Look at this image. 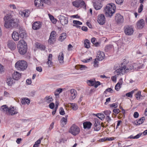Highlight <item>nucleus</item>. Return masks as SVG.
<instances>
[{
	"mask_svg": "<svg viewBox=\"0 0 147 147\" xmlns=\"http://www.w3.org/2000/svg\"><path fill=\"white\" fill-rule=\"evenodd\" d=\"M19 14L20 16L23 17L27 18L29 15L30 13L28 10H25L23 11H20Z\"/></svg>",
	"mask_w": 147,
	"mask_h": 147,
	"instance_id": "18",
	"label": "nucleus"
},
{
	"mask_svg": "<svg viewBox=\"0 0 147 147\" xmlns=\"http://www.w3.org/2000/svg\"><path fill=\"white\" fill-rule=\"evenodd\" d=\"M52 55L50 54L49 55L48 59L47 61V64L49 67H51L53 66V63L52 61Z\"/></svg>",
	"mask_w": 147,
	"mask_h": 147,
	"instance_id": "20",
	"label": "nucleus"
},
{
	"mask_svg": "<svg viewBox=\"0 0 147 147\" xmlns=\"http://www.w3.org/2000/svg\"><path fill=\"white\" fill-rule=\"evenodd\" d=\"M134 116L135 118H137L139 116V114L137 112H135L134 114Z\"/></svg>",
	"mask_w": 147,
	"mask_h": 147,
	"instance_id": "57",
	"label": "nucleus"
},
{
	"mask_svg": "<svg viewBox=\"0 0 147 147\" xmlns=\"http://www.w3.org/2000/svg\"><path fill=\"white\" fill-rule=\"evenodd\" d=\"M18 48L19 53L22 55L25 54L27 51V44L23 39L20 40L18 44Z\"/></svg>",
	"mask_w": 147,
	"mask_h": 147,
	"instance_id": "3",
	"label": "nucleus"
},
{
	"mask_svg": "<svg viewBox=\"0 0 147 147\" xmlns=\"http://www.w3.org/2000/svg\"><path fill=\"white\" fill-rule=\"evenodd\" d=\"M55 38L49 37L48 41V43L50 44H53L55 41Z\"/></svg>",
	"mask_w": 147,
	"mask_h": 147,
	"instance_id": "42",
	"label": "nucleus"
},
{
	"mask_svg": "<svg viewBox=\"0 0 147 147\" xmlns=\"http://www.w3.org/2000/svg\"><path fill=\"white\" fill-rule=\"evenodd\" d=\"M69 100H74L77 95V92L76 90L74 89H71L69 90Z\"/></svg>",
	"mask_w": 147,
	"mask_h": 147,
	"instance_id": "9",
	"label": "nucleus"
},
{
	"mask_svg": "<svg viewBox=\"0 0 147 147\" xmlns=\"http://www.w3.org/2000/svg\"><path fill=\"white\" fill-rule=\"evenodd\" d=\"M22 140V139L21 138H18L16 141V142L18 144H19Z\"/></svg>",
	"mask_w": 147,
	"mask_h": 147,
	"instance_id": "63",
	"label": "nucleus"
},
{
	"mask_svg": "<svg viewBox=\"0 0 147 147\" xmlns=\"http://www.w3.org/2000/svg\"><path fill=\"white\" fill-rule=\"evenodd\" d=\"M12 76L13 79L18 80L20 78L21 75L19 73L16 72L13 73Z\"/></svg>",
	"mask_w": 147,
	"mask_h": 147,
	"instance_id": "24",
	"label": "nucleus"
},
{
	"mask_svg": "<svg viewBox=\"0 0 147 147\" xmlns=\"http://www.w3.org/2000/svg\"><path fill=\"white\" fill-rule=\"evenodd\" d=\"M21 103L23 105L29 104L30 102V100L28 98H22L21 101Z\"/></svg>",
	"mask_w": 147,
	"mask_h": 147,
	"instance_id": "33",
	"label": "nucleus"
},
{
	"mask_svg": "<svg viewBox=\"0 0 147 147\" xmlns=\"http://www.w3.org/2000/svg\"><path fill=\"white\" fill-rule=\"evenodd\" d=\"M112 140V138H102V139H101V141L102 142H103V141H106V140Z\"/></svg>",
	"mask_w": 147,
	"mask_h": 147,
	"instance_id": "50",
	"label": "nucleus"
},
{
	"mask_svg": "<svg viewBox=\"0 0 147 147\" xmlns=\"http://www.w3.org/2000/svg\"><path fill=\"white\" fill-rule=\"evenodd\" d=\"M8 47L11 50H14L16 48V45L12 40H9L7 42Z\"/></svg>",
	"mask_w": 147,
	"mask_h": 147,
	"instance_id": "14",
	"label": "nucleus"
},
{
	"mask_svg": "<svg viewBox=\"0 0 147 147\" xmlns=\"http://www.w3.org/2000/svg\"><path fill=\"white\" fill-rule=\"evenodd\" d=\"M58 60L60 63H63L64 62V55L62 52H61L59 54L58 57Z\"/></svg>",
	"mask_w": 147,
	"mask_h": 147,
	"instance_id": "30",
	"label": "nucleus"
},
{
	"mask_svg": "<svg viewBox=\"0 0 147 147\" xmlns=\"http://www.w3.org/2000/svg\"><path fill=\"white\" fill-rule=\"evenodd\" d=\"M9 109L6 105H4L1 106V110L3 113H8Z\"/></svg>",
	"mask_w": 147,
	"mask_h": 147,
	"instance_id": "27",
	"label": "nucleus"
},
{
	"mask_svg": "<svg viewBox=\"0 0 147 147\" xmlns=\"http://www.w3.org/2000/svg\"><path fill=\"white\" fill-rule=\"evenodd\" d=\"M20 33L19 36L20 37L22 38H23L26 37V34L25 31L22 29H20L19 32Z\"/></svg>",
	"mask_w": 147,
	"mask_h": 147,
	"instance_id": "25",
	"label": "nucleus"
},
{
	"mask_svg": "<svg viewBox=\"0 0 147 147\" xmlns=\"http://www.w3.org/2000/svg\"><path fill=\"white\" fill-rule=\"evenodd\" d=\"M94 130L96 131H98L100 129L101 126L100 122L97 118H95L94 120Z\"/></svg>",
	"mask_w": 147,
	"mask_h": 147,
	"instance_id": "11",
	"label": "nucleus"
},
{
	"mask_svg": "<svg viewBox=\"0 0 147 147\" xmlns=\"http://www.w3.org/2000/svg\"><path fill=\"white\" fill-rule=\"evenodd\" d=\"M36 70L38 71L41 72L42 71V68L41 67H36Z\"/></svg>",
	"mask_w": 147,
	"mask_h": 147,
	"instance_id": "58",
	"label": "nucleus"
},
{
	"mask_svg": "<svg viewBox=\"0 0 147 147\" xmlns=\"http://www.w3.org/2000/svg\"><path fill=\"white\" fill-rule=\"evenodd\" d=\"M8 113L9 115H13L17 114L18 112L15 107L11 106L9 109Z\"/></svg>",
	"mask_w": 147,
	"mask_h": 147,
	"instance_id": "13",
	"label": "nucleus"
},
{
	"mask_svg": "<svg viewBox=\"0 0 147 147\" xmlns=\"http://www.w3.org/2000/svg\"><path fill=\"white\" fill-rule=\"evenodd\" d=\"M105 114L106 115H108L110 114L111 112L109 111H106L104 112Z\"/></svg>",
	"mask_w": 147,
	"mask_h": 147,
	"instance_id": "59",
	"label": "nucleus"
},
{
	"mask_svg": "<svg viewBox=\"0 0 147 147\" xmlns=\"http://www.w3.org/2000/svg\"><path fill=\"white\" fill-rule=\"evenodd\" d=\"M116 9L115 4L112 3L108 4L105 9V14L107 16L111 17L115 13Z\"/></svg>",
	"mask_w": 147,
	"mask_h": 147,
	"instance_id": "2",
	"label": "nucleus"
},
{
	"mask_svg": "<svg viewBox=\"0 0 147 147\" xmlns=\"http://www.w3.org/2000/svg\"><path fill=\"white\" fill-rule=\"evenodd\" d=\"M66 37V34L65 33H63L60 36L59 38V40L62 42Z\"/></svg>",
	"mask_w": 147,
	"mask_h": 147,
	"instance_id": "39",
	"label": "nucleus"
},
{
	"mask_svg": "<svg viewBox=\"0 0 147 147\" xmlns=\"http://www.w3.org/2000/svg\"><path fill=\"white\" fill-rule=\"evenodd\" d=\"M67 119L64 117H62L61 120V124L62 126L63 127L67 123Z\"/></svg>",
	"mask_w": 147,
	"mask_h": 147,
	"instance_id": "34",
	"label": "nucleus"
},
{
	"mask_svg": "<svg viewBox=\"0 0 147 147\" xmlns=\"http://www.w3.org/2000/svg\"><path fill=\"white\" fill-rule=\"evenodd\" d=\"M96 116L100 119L102 120L104 119L105 117V116L102 113H98L96 115Z\"/></svg>",
	"mask_w": 147,
	"mask_h": 147,
	"instance_id": "41",
	"label": "nucleus"
},
{
	"mask_svg": "<svg viewBox=\"0 0 147 147\" xmlns=\"http://www.w3.org/2000/svg\"><path fill=\"white\" fill-rule=\"evenodd\" d=\"M141 92L140 91H138L136 94V97L138 100H140L142 99L144 96H142L141 94Z\"/></svg>",
	"mask_w": 147,
	"mask_h": 147,
	"instance_id": "37",
	"label": "nucleus"
},
{
	"mask_svg": "<svg viewBox=\"0 0 147 147\" xmlns=\"http://www.w3.org/2000/svg\"><path fill=\"white\" fill-rule=\"evenodd\" d=\"M90 41L88 39H86L84 41V47L88 49L90 48Z\"/></svg>",
	"mask_w": 147,
	"mask_h": 147,
	"instance_id": "35",
	"label": "nucleus"
},
{
	"mask_svg": "<svg viewBox=\"0 0 147 147\" xmlns=\"http://www.w3.org/2000/svg\"><path fill=\"white\" fill-rule=\"evenodd\" d=\"M98 65V62L97 61L96 59H95V61L94 62V66L95 67H97Z\"/></svg>",
	"mask_w": 147,
	"mask_h": 147,
	"instance_id": "53",
	"label": "nucleus"
},
{
	"mask_svg": "<svg viewBox=\"0 0 147 147\" xmlns=\"http://www.w3.org/2000/svg\"><path fill=\"white\" fill-rule=\"evenodd\" d=\"M110 107H114L115 108L117 107V105L116 103H114L110 105Z\"/></svg>",
	"mask_w": 147,
	"mask_h": 147,
	"instance_id": "54",
	"label": "nucleus"
},
{
	"mask_svg": "<svg viewBox=\"0 0 147 147\" xmlns=\"http://www.w3.org/2000/svg\"><path fill=\"white\" fill-rule=\"evenodd\" d=\"M59 113L61 115H64L65 113V111L63 109L62 107H61L59 109Z\"/></svg>",
	"mask_w": 147,
	"mask_h": 147,
	"instance_id": "48",
	"label": "nucleus"
},
{
	"mask_svg": "<svg viewBox=\"0 0 147 147\" xmlns=\"http://www.w3.org/2000/svg\"><path fill=\"white\" fill-rule=\"evenodd\" d=\"M87 83L89 86H94L95 88H97L98 86L100 84V83L99 82H96L95 80H87Z\"/></svg>",
	"mask_w": 147,
	"mask_h": 147,
	"instance_id": "10",
	"label": "nucleus"
},
{
	"mask_svg": "<svg viewBox=\"0 0 147 147\" xmlns=\"http://www.w3.org/2000/svg\"><path fill=\"white\" fill-rule=\"evenodd\" d=\"M53 100L52 97L51 96H47L44 99V101L47 103H49Z\"/></svg>",
	"mask_w": 147,
	"mask_h": 147,
	"instance_id": "29",
	"label": "nucleus"
},
{
	"mask_svg": "<svg viewBox=\"0 0 147 147\" xmlns=\"http://www.w3.org/2000/svg\"><path fill=\"white\" fill-rule=\"evenodd\" d=\"M9 6L12 9H16V6L14 4L10 5H9Z\"/></svg>",
	"mask_w": 147,
	"mask_h": 147,
	"instance_id": "61",
	"label": "nucleus"
},
{
	"mask_svg": "<svg viewBox=\"0 0 147 147\" xmlns=\"http://www.w3.org/2000/svg\"><path fill=\"white\" fill-rule=\"evenodd\" d=\"M107 92H109L112 93L113 92V90L111 88H109L106 90L104 91V93L105 94H107Z\"/></svg>",
	"mask_w": 147,
	"mask_h": 147,
	"instance_id": "46",
	"label": "nucleus"
},
{
	"mask_svg": "<svg viewBox=\"0 0 147 147\" xmlns=\"http://www.w3.org/2000/svg\"><path fill=\"white\" fill-rule=\"evenodd\" d=\"M69 104L70 105L71 107L74 110L76 111L78 109V107L77 104L74 103H69Z\"/></svg>",
	"mask_w": 147,
	"mask_h": 147,
	"instance_id": "36",
	"label": "nucleus"
},
{
	"mask_svg": "<svg viewBox=\"0 0 147 147\" xmlns=\"http://www.w3.org/2000/svg\"><path fill=\"white\" fill-rule=\"evenodd\" d=\"M56 32L55 31H52L51 33L50 37L55 38Z\"/></svg>",
	"mask_w": 147,
	"mask_h": 147,
	"instance_id": "43",
	"label": "nucleus"
},
{
	"mask_svg": "<svg viewBox=\"0 0 147 147\" xmlns=\"http://www.w3.org/2000/svg\"><path fill=\"white\" fill-rule=\"evenodd\" d=\"M73 23L74 24L77 25H80L82 24V23L81 22L77 20H74L73 22Z\"/></svg>",
	"mask_w": 147,
	"mask_h": 147,
	"instance_id": "47",
	"label": "nucleus"
},
{
	"mask_svg": "<svg viewBox=\"0 0 147 147\" xmlns=\"http://www.w3.org/2000/svg\"><path fill=\"white\" fill-rule=\"evenodd\" d=\"M129 69L128 68H126V66L123 65L116 70L114 73L116 75L122 76L124 74L128 72Z\"/></svg>",
	"mask_w": 147,
	"mask_h": 147,
	"instance_id": "5",
	"label": "nucleus"
},
{
	"mask_svg": "<svg viewBox=\"0 0 147 147\" xmlns=\"http://www.w3.org/2000/svg\"><path fill=\"white\" fill-rule=\"evenodd\" d=\"M142 134V133H140L134 137L133 139H138L139 138Z\"/></svg>",
	"mask_w": 147,
	"mask_h": 147,
	"instance_id": "52",
	"label": "nucleus"
},
{
	"mask_svg": "<svg viewBox=\"0 0 147 147\" xmlns=\"http://www.w3.org/2000/svg\"><path fill=\"white\" fill-rule=\"evenodd\" d=\"M134 32L133 29L131 27L128 26L126 27L125 29V33L127 35H131Z\"/></svg>",
	"mask_w": 147,
	"mask_h": 147,
	"instance_id": "16",
	"label": "nucleus"
},
{
	"mask_svg": "<svg viewBox=\"0 0 147 147\" xmlns=\"http://www.w3.org/2000/svg\"><path fill=\"white\" fill-rule=\"evenodd\" d=\"M113 45H107L105 48V51L106 52H108L113 49Z\"/></svg>",
	"mask_w": 147,
	"mask_h": 147,
	"instance_id": "38",
	"label": "nucleus"
},
{
	"mask_svg": "<svg viewBox=\"0 0 147 147\" xmlns=\"http://www.w3.org/2000/svg\"><path fill=\"white\" fill-rule=\"evenodd\" d=\"M122 84V80L121 79L119 80L118 82L116 84L115 86V89L117 91H118L121 88V85Z\"/></svg>",
	"mask_w": 147,
	"mask_h": 147,
	"instance_id": "26",
	"label": "nucleus"
},
{
	"mask_svg": "<svg viewBox=\"0 0 147 147\" xmlns=\"http://www.w3.org/2000/svg\"><path fill=\"white\" fill-rule=\"evenodd\" d=\"M82 30L86 31L87 30L88 28L86 27L83 26L82 27Z\"/></svg>",
	"mask_w": 147,
	"mask_h": 147,
	"instance_id": "64",
	"label": "nucleus"
},
{
	"mask_svg": "<svg viewBox=\"0 0 147 147\" xmlns=\"http://www.w3.org/2000/svg\"><path fill=\"white\" fill-rule=\"evenodd\" d=\"M34 4L35 6L42 8L43 6V3L41 0H34Z\"/></svg>",
	"mask_w": 147,
	"mask_h": 147,
	"instance_id": "21",
	"label": "nucleus"
},
{
	"mask_svg": "<svg viewBox=\"0 0 147 147\" xmlns=\"http://www.w3.org/2000/svg\"><path fill=\"white\" fill-rule=\"evenodd\" d=\"M42 24L39 22H35L32 24V28L34 30L39 29L41 26Z\"/></svg>",
	"mask_w": 147,
	"mask_h": 147,
	"instance_id": "17",
	"label": "nucleus"
},
{
	"mask_svg": "<svg viewBox=\"0 0 147 147\" xmlns=\"http://www.w3.org/2000/svg\"><path fill=\"white\" fill-rule=\"evenodd\" d=\"M79 66L80 70H83L87 68V67L86 66L83 65H79Z\"/></svg>",
	"mask_w": 147,
	"mask_h": 147,
	"instance_id": "45",
	"label": "nucleus"
},
{
	"mask_svg": "<svg viewBox=\"0 0 147 147\" xmlns=\"http://www.w3.org/2000/svg\"><path fill=\"white\" fill-rule=\"evenodd\" d=\"M58 18L61 23L63 26L67 24L68 22V19L63 16L60 15L58 17Z\"/></svg>",
	"mask_w": 147,
	"mask_h": 147,
	"instance_id": "8",
	"label": "nucleus"
},
{
	"mask_svg": "<svg viewBox=\"0 0 147 147\" xmlns=\"http://www.w3.org/2000/svg\"><path fill=\"white\" fill-rule=\"evenodd\" d=\"M49 108L51 109H53L55 107V104L53 103H51L49 105Z\"/></svg>",
	"mask_w": 147,
	"mask_h": 147,
	"instance_id": "55",
	"label": "nucleus"
},
{
	"mask_svg": "<svg viewBox=\"0 0 147 147\" xmlns=\"http://www.w3.org/2000/svg\"><path fill=\"white\" fill-rule=\"evenodd\" d=\"M84 128V129H90L92 125V123L90 122H85L83 123Z\"/></svg>",
	"mask_w": 147,
	"mask_h": 147,
	"instance_id": "31",
	"label": "nucleus"
},
{
	"mask_svg": "<svg viewBox=\"0 0 147 147\" xmlns=\"http://www.w3.org/2000/svg\"><path fill=\"white\" fill-rule=\"evenodd\" d=\"M143 5L142 4H141L140 5V7L138 9V12L139 13H141L143 10Z\"/></svg>",
	"mask_w": 147,
	"mask_h": 147,
	"instance_id": "49",
	"label": "nucleus"
},
{
	"mask_svg": "<svg viewBox=\"0 0 147 147\" xmlns=\"http://www.w3.org/2000/svg\"><path fill=\"white\" fill-rule=\"evenodd\" d=\"M54 122H53L51 124L50 127L49 128L50 130H51L52 129L54 125Z\"/></svg>",
	"mask_w": 147,
	"mask_h": 147,
	"instance_id": "62",
	"label": "nucleus"
},
{
	"mask_svg": "<svg viewBox=\"0 0 147 147\" xmlns=\"http://www.w3.org/2000/svg\"><path fill=\"white\" fill-rule=\"evenodd\" d=\"M145 119L144 117H142L135 122V124L136 125H140L142 124Z\"/></svg>",
	"mask_w": 147,
	"mask_h": 147,
	"instance_id": "32",
	"label": "nucleus"
},
{
	"mask_svg": "<svg viewBox=\"0 0 147 147\" xmlns=\"http://www.w3.org/2000/svg\"><path fill=\"white\" fill-rule=\"evenodd\" d=\"M73 5L77 8L83 7L86 9V7L84 2L82 0H76L72 3Z\"/></svg>",
	"mask_w": 147,
	"mask_h": 147,
	"instance_id": "7",
	"label": "nucleus"
},
{
	"mask_svg": "<svg viewBox=\"0 0 147 147\" xmlns=\"http://www.w3.org/2000/svg\"><path fill=\"white\" fill-rule=\"evenodd\" d=\"M105 57V55L103 52L99 51L97 53L96 59L98 61H102L103 60Z\"/></svg>",
	"mask_w": 147,
	"mask_h": 147,
	"instance_id": "15",
	"label": "nucleus"
},
{
	"mask_svg": "<svg viewBox=\"0 0 147 147\" xmlns=\"http://www.w3.org/2000/svg\"><path fill=\"white\" fill-rule=\"evenodd\" d=\"M144 21L143 19L139 20L136 24L137 28L139 29H142L144 25Z\"/></svg>",
	"mask_w": 147,
	"mask_h": 147,
	"instance_id": "19",
	"label": "nucleus"
},
{
	"mask_svg": "<svg viewBox=\"0 0 147 147\" xmlns=\"http://www.w3.org/2000/svg\"><path fill=\"white\" fill-rule=\"evenodd\" d=\"M97 22L101 25H103L105 24V18L103 14H100L98 15Z\"/></svg>",
	"mask_w": 147,
	"mask_h": 147,
	"instance_id": "12",
	"label": "nucleus"
},
{
	"mask_svg": "<svg viewBox=\"0 0 147 147\" xmlns=\"http://www.w3.org/2000/svg\"><path fill=\"white\" fill-rule=\"evenodd\" d=\"M80 131L79 128L75 124H73L71 126L69 131V132L74 136L78 135Z\"/></svg>",
	"mask_w": 147,
	"mask_h": 147,
	"instance_id": "6",
	"label": "nucleus"
},
{
	"mask_svg": "<svg viewBox=\"0 0 147 147\" xmlns=\"http://www.w3.org/2000/svg\"><path fill=\"white\" fill-rule=\"evenodd\" d=\"M111 79L112 81L113 82H115L116 81V76L115 75V76H112L111 78Z\"/></svg>",
	"mask_w": 147,
	"mask_h": 147,
	"instance_id": "60",
	"label": "nucleus"
},
{
	"mask_svg": "<svg viewBox=\"0 0 147 147\" xmlns=\"http://www.w3.org/2000/svg\"><path fill=\"white\" fill-rule=\"evenodd\" d=\"M134 90H132L130 92H129L126 94V96L127 97H131L132 96V94L134 93Z\"/></svg>",
	"mask_w": 147,
	"mask_h": 147,
	"instance_id": "44",
	"label": "nucleus"
},
{
	"mask_svg": "<svg viewBox=\"0 0 147 147\" xmlns=\"http://www.w3.org/2000/svg\"><path fill=\"white\" fill-rule=\"evenodd\" d=\"M123 1L124 0H115L116 3L118 4H121Z\"/></svg>",
	"mask_w": 147,
	"mask_h": 147,
	"instance_id": "51",
	"label": "nucleus"
},
{
	"mask_svg": "<svg viewBox=\"0 0 147 147\" xmlns=\"http://www.w3.org/2000/svg\"><path fill=\"white\" fill-rule=\"evenodd\" d=\"M15 66L18 69L23 71L27 68L28 64L25 61L19 60L16 63Z\"/></svg>",
	"mask_w": 147,
	"mask_h": 147,
	"instance_id": "4",
	"label": "nucleus"
},
{
	"mask_svg": "<svg viewBox=\"0 0 147 147\" xmlns=\"http://www.w3.org/2000/svg\"><path fill=\"white\" fill-rule=\"evenodd\" d=\"M13 80V78H12L10 77H9L7 78V83L9 86H11L13 84L14 82Z\"/></svg>",
	"mask_w": 147,
	"mask_h": 147,
	"instance_id": "40",
	"label": "nucleus"
},
{
	"mask_svg": "<svg viewBox=\"0 0 147 147\" xmlns=\"http://www.w3.org/2000/svg\"><path fill=\"white\" fill-rule=\"evenodd\" d=\"M4 26L6 28H15L18 26L19 20L15 19L11 13H9L5 16L3 18Z\"/></svg>",
	"mask_w": 147,
	"mask_h": 147,
	"instance_id": "1",
	"label": "nucleus"
},
{
	"mask_svg": "<svg viewBox=\"0 0 147 147\" xmlns=\"http://www.w3.org/2000/svg\"><path fill=\"white\" fill-rule=\"evenodd\" d=\"M119 110L118 109H115L113 110V112L116 114H118L119 112Z\"/></svg>",
	"mask_w": 147,
	"mask_h": 147,
	"instance_id": "56",
	"label": "nucleus"
},
{
	"mask_svg": "<svg viewBox=\"0 0 147 147\" xmlns=\"http://www.w3.org/2000/svg\"><path fill=\"white\" fill-rule=\"evenodd\" d=\"M12 37L15 41H18L19 38V35L16 31H13L12 34Z\"/></svg>",
	"mask_w": 147,
	"mask_h": 147,
	"instance_id": "22",
	"label": "nucleus"
},
{
	"mask_svg": "<svg viewBox=\"0 0 147 147\" xmlns=\"http://www.w3.org/2000/svg\"><path fill=\"white\" fill-rule=\"evenodd\" d=\"M94 7L96 10H99L102 8V5L100 2V3L96 2L94 4Z\"/></svg>",
	"mask_w": 147,
	"mask_h": 147,
	"instance_id": "28",
	"label": "nucleus"
},
{
	"mask_svg": "<svg viewBox=\"0 0 147 147\" xmlns=\"http://www.w3.org/2000/svg\"><path fill=\"white\" fill-rule=\"evenodd\" d=\"M115 19L118 23L122 22L123 20V17L121 14L119 13L116 14Z\"/></svg>",
	"mask_w": 147,
	"mask_h": 147,
	"instance_id": "23",
	"label": "nucleus"
}]
</instances>
